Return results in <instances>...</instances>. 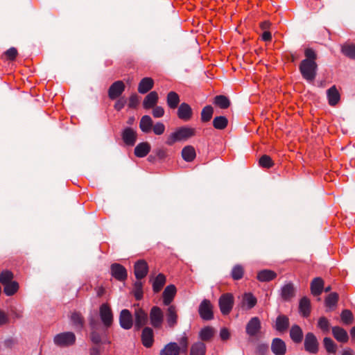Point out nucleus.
Returning a JSON list of instances; mask_svg holds the SVG:
<instances>
[{"instance_id":"nucleus-41","label":"nucleus","mask_w":355,"mask_h":355,"mask_svg":"<svg viewBox=\"0 0 355 355\" xmlns=\"http://www.w3.org/2000/svg\"><path fill=\"white\" fill-rule=\"evenodd\" d=\"M153 125V120L148 115H144L141 117L139 122V128L142 132H149L152 129Z\"/></svg>"},{"instance_id":"nucleus-20","label":"nucleus","mask_w":355,"mask_h":355,"mask_svg":"<svg viewBox=\"0 0 355 355\" xmlns=\"http://www.w3.org/2000/svg\"><path fill=\"white\" fill-rule=\"evenodd\" d=\"M176 291V288L173 284H170L165 288L162 293L164 305L168 306L171 305V303L173 301Z\"/></svg>"},{"instance_id":"nucleus-30","label":"nucleus","mask_w":355,"mask_h":355,"mask_svg":"<svg viewBox=\"0 0 355 355\" xmlns=\"http://www.w3.org/2000/svg\"><path fill=\"white\" fill-rule=\"evenodd\" d=\"M154 86V80L152 78L146 77L141 80L138 85V92L140 94L148 92Z\"/></svg>"},{"instance_id":"nucleus-61","label":"nucleus","mask_w":355,"mask_h":355,"mask_svg":"<svg viewBox=\"0 0 355 355\" xmlns=\"http://www.w3.org/2000/svg\"><path fill=\"white\" fill-rule=\"evenodd\" d=\"M153 115L155 118H160L162 117L164 114V110L161 106H155L153 107Z\"/></svg>"},{"instance_id":"nucleus-49","label":"nucleus","mask_w":355,"mask_h":355,"mask_svg":"<svg viewBox=\"0 0 355 355\" xmlns=\"http://www.w3.org/2000/svg\"><path fill=\"white\" fill-rule=\"evenodd\" d=\"M323 345L327 353L336 354L337 346L331 338L325 337L323 339Z\"/></svg>"},{"instance_id":"nucleus-27","label":"nucleus","mask_w":355,"mask_h":355,"mask_svg":"<svg viewBox=\"0 0 355 355\" xmlns=\"http://www.w3.org/2000/svg\"><path fill=\"white\" fill-rule=\"evenodd\" d=\"M71 322L73 326L78 330L80 331L83 329L85 325V318L78 311H74L71 313L70 317Z\"/></svg>"},{"instance_id":"nucleus-38","label":"nucleus","mask_w":355,"mask_h":355,"mask_svg":"<svg viewBox=\"0 0 355 355\" xmlns=\"http://www.w3.org/2000/svg\"><path fill=\"white\" fill-rule=\"evenodd\" d=\"M282 297L284 301H289L295 296V288L292 283L284 285L282 288Z\"/></svg>"},{"instance_id":"nucleus-31","label":"nucleus","mask_w":355,"mask_h":355,"mask_svg":"<svg viewBox=\"0 0 355 355\" xmlns=\"http://www.w3.org/2000/svg\"><path fill=\"white\" fill-rule=\"evenodd\" d=\"M299 312L304 317L307 318L311 313V302L306 297H303L300 300L299 303Z\"/></svg>"},{"instance_id":"nucleus-63","label":"nucleus","mask_w":355,"mask_h":355,"mask_svg":"<svg viewBox=\"0 0 355 355\" xmlns=\"http://www.w3.org/2000/svg\"><path fill=\"white\" fill-rule=\"evenodd\" d=\"M220 337L222 340L225 341L230 339V333L228 329L223 327L220 331Z\"/></svg>"},{"instance_id":"nucleus-24","label":"nucleus","mask_w":355,"mask_h":355,"mask_svg":"<svg viewBox=\"0 0 355 355\" xmlns=\"http://www.w3.org/2000/svg\"><path fill=\"white\" fill-rule=\"evenodd\" d=\"M158 94L155 91L150 92L148 94L143 101V107L146 110L154 107L158 102Z\"/></svg>"},{"instance_id":"nucleus-3","label":"nucleus","mask_w":355,"mask_h":355,"mask_svg":"<svg viewBox=\"0 0 355 355\" xmlns=\"http://www.w3.org/2000/svg\"><path fill=\"white\" fill-rule=\"evenodd\" d=\"M164 312L160 307L157 306H153L151 307L148 319L152 327L155 329H162L164 323Z\"/></svg>"},{"instance_id":"nucleus-13","label":"nucleus","mask_w":355,"mask_h":355,"mask_svg":"<svg viewBox=\"0 0 355 355\" xmlns=\"http://www.w3.org/2000/svg\"><path fill=\"white\" fill-rule=\"evenodd\" d=\"M177 109V116L179 119L187 122L192 119L193 115V110L188 103H182Z\"/></svg>"},{"instance_id":"nucleus-50","label":"nucleus","mask_w":355,"mask_h":355,"mask_svg":"<svg viewBox=\"0 0 355 355\" xmlns=\"http://www.w3.org/2000/svg\"><path fill=\"white\" fill-rule=\"evenodd\" d=\"M14 274L12 271L4 270L0 273V283L3 286L13 281Z\"/></svg>"},{"instance_id":"nucleus-39","label":"nucleus","mask_w":355,"mask_h":355,"mask_svg":"<svg viewBox=\"0 0 355 355\" xmlns=\"http://www.w3.org/2000/svg\"><path fill=\"white\" fill-rule=\"evenodd\" d=\"M166 282V276L159 273L153 282V291L155 293H157L163 288Z\"/></svg>"},{"instance_id":"nucleus-40","label":"nucleus","mask_w":355,"mask_h":355,"mask_svg":"<svg viewBox=\"0 0 355 355\" xmlns=\"http://www.w3.org/2000/svg\"><path fill=\"white\" fill-rule=\"evenodd\" d=\"M215 330L212 327L207 326L202 328L199 332V337L201 339V342L210 341L214 337Z\"/></svg>"},{"instance_id":"nucleus-22","label":"nucleus","mask_w":355,"mask_h":355,"mask_svg":"<svg viewBox=\"0 0 355 355\" xmlns=\"http://www.w3.org/2000/svg\"><path fill=\"white\" fill-rule=\"evenodd\" d=\"M324 282L321 277H315L311 282V293L314 296H319L324 289Z\"/></svg>"},{"instance_id":"nucleus-33","label":"nucleus","mask_w":355,"mask_h":355,"mask_svg":"<svg viewBox=\"0 0 355 355\" xmlns=\"http://www.w3.org/2000/svg\"><path fill=\"white\" fill-rule=\"evenodd\" d=\"M277 277V273L271 270H262L257 273V278L259 282H267Z\"/></svg>"},{"instance_id":"nucleus-36","label":"nucleus","mask_w":355,"mask_h":355,"mask_svg":"<svg viewBox=\"0 0 355 355\" xmlns=\"http://www.w3.org/2000/svg\"><path fill=\"white\" fill-rule=\"evenodd\" d=\"M207 352L206 345L201 341L193 343L190 348V355H205Z\"/></svg>"},{"instance_id":"nucleus-10","label":"nucleus","mask_w":355,"mask_h":355,"mask_svg":"<svg viewBox=\"0 0 355 355\" xmlns=\"http://www.w3.org/2000/svg\"><path fill=\"white\" fill-rule=\"evenodd\" d=\"M166 325L170 329H173L178 323V309L175 305H170L166 310Z\"/></svg>"},{"instance_id":"nucleus-15","label":"nucleus","mask_w":355,"mask_h":355,"mask_svg":"<svg viewBox=\"0 0 355 355\" xmlns=\"http://www.w3.org/2000/svg\"><path fill=\"white\" fill-rule=\"evenodd\" d=\"M148 272V265L144 259L135 262L134 265V273L137 280L144 279Z\"/></svg>"},{"instance_id":"nucleus-46","label":"nucleus","mask_w":355,"mask_h":355,"mask_svg":"<svg viewBox=\"0 0 355 355\" xmlns=\"http://www.w3.org/2000/svg\"><path fill=\"white\" fill-rule=\"evenodd\" d=\"M339 300V295L337 293L333 292L329 294L324 300L325 306L328 308L336 307Z\"/></svg>"},{"instance_id":"nucleus-34","label":"nucleus","mask_w":355,"mask_h":355,"mask_svg":"<svg viewBox=\"0 0 355 355\" xmlns=\"http://www.w3.org/2000/svg\"><path fill=\"white\" fill-rule=\"evenodd\" d=\"M150 145L148 142H141L135 148V155L137 157H144L150 151Z\"/></svg>"},{"instance_id":"nucleus-44","label":"nucleus","mask_w":355,"mask_h":355,"mask_svg":"<svg viewBox=\"0 0 355 355\" xmlns=\"http://www.w3.org/2000/svg\"><path fill=\"white\" fill-rule=\"evenodd\" d=\"M19 284L16 281H12L3 285V292L7 296L15 295L19 290Z\"/></svg>"},{"instance_id":"nucleus-57","label":"nucleus","mask_w":355,"mask_h":355,"mask_svg":"<svg viewBox=\"0 0 355 355\" xmlns=\"http://www.w3.org/2000/svg\"><path fill=\"white\" fill-rule=\"evenodd\" d=\"M89 325L90 331L94 329H102L103 328L98 320L93 316L89 318Z\"/></svg>"},{"instance_id":"nucleus-51","label":"nucleus","mask_w":355,"mask_h":355,"mask_svg":"<svg viewBox=\"0 0 355 355\" xmlns=\"http://www.w3.org/2000/svg\"><path fill=\"white\" fill-rule=\"evenodd\" d=\"M259 164L261 167L268 169L272 168L275 163L269 155H263L259 158Z\"/></svg>"},{"instance_id":"nucleus-1","label":"nucleus","mask_w":355,"mask_h":355,"mask_svg":"<svg viewBox=\"0 0 355 355\" xmlns=\"http://www.w3.org/2000/svg\"><path fill=\"white\" fill-rule=\"evenodd\" d=\"M304 57L299 65V71L304 80L309 83H312L316 78L318 74V65L316 62L318 54L312 48H306L304 49Z\"/></svg>"},{"instance_id":"nucleus-45","label":"nucleus","mask_w":355,"mask_h":355,"mask_svg":"<svg viewBox=\"0 0 355 355\" xmlns=\"http://www.w3.org/2000/svg\"><path fill=\"white\" fill-rule=\"evenodd\" d=\"M228 125V120L224 116H216L213 120V126L217 130H224Z\"/></svg>"},{"instance_id":"nucleus-25","label":"nucleus","mask_w":355,"mask_h":355,"mask_svg":"<svg viewBox=\"0 0 355 355\" xmlns=\"http://www.w3.org/2000/svg\"><path fill=\"white\" fill-rule=\"evenodd\" d=\"M303 331L297 324H293L290 329V338L294 343L299 344L303 340Z\"/></svg>"},{"instance_id":"nucleus-60","label":"nucleus","mask_w":355,"mask_h":355,"mask_svg":"<svg viewBox=\"0 0 355 355\" xmlns=\"http://www.w3.org/2000/svg\"><path fill=\"white\" fill-rule=\"evenodd\" d=\"M155 155L160 160H163L168 156V150L166 148L162 147L155 150Z\"/></svg>"},{"instance_id":"nucleus-29","label":"nucleus","mask_w":355,"mask_h":355,"mask_svg":"<svg viewBox=\"0 0 355 355\" xmlns=\"http://www.w3.org/2000/svg\"><path fill=\"white\" fill-rule=\"evenodd\" d=\"M180 102V96L177 92L171 91L167 94L166 104L170 109H177L179 107Z\"/></svg>"},{"instance_id":"nucleus-42","label":"nucleus","mask_w":355,"mask_h":355,"mask_svg":"<svg viewBox=\"0 0 355 355\" xmlns=\"http://www.w3.org/2000/svg\"><path fill=\"white\" fill-rule=\"evenodd\" d=\"M214 103L220 109H227L230 105L229 98L224 95H218L214 97Z\"/></svg>"},{"instance_id":"nucleus-54","label":"nucleus","mask_w":355,"mask_h":355,"mask_svg":"<svg viewBox=\"0 0 355 355\" xmlns=\"http://www.w3.org/2000/svg\"><path fill=\"white\" fill-rule=\"evenodd\" d=\"M178 348L180 349V354L187 353L189 347V338L185 333L183 334L182 336L178 340Z\"/></svg>"},{"instance_id":"nucleus-11","label":"nucleus","mask_w":355,"mask_h":355,"mask_svg":"<svg viewBox=\"0 0 355 355\" xmlns=\"http://www.w3.org/2000/svg\"><path fill=\"white\" fill-rule=\"evenodd\" d=\"M110 273L112 277L119 282H124L128 278L126 268L120 263H112L110 266Z\"/></svg>"},{"instance_id":"nucleus-14","label":"nucleus","mask_w":355,"mask_h":355,"mask_svg":"<svg viewBox=\"0 0 355 355\" xmlns=\"http://www.w3.org/2000/svg\"><path fill=\"white\" fill-rule=\"evenodd\" d=\"M142 345L146 348H150L154 343V331L152 327H144L141 334Z\"/></svg>"},{"instance_id":"nucleus-19","label":"nucleus","mask_w":355,"mask_h":355,"mask_svg":"<svg viewBox=\"0 0 355 355\" xmlns=\"http://www.w3.org/2000/svg\"><path fill=\"white\" fill-rule=\"evenodd\" d=\"M270 347L272 352L275 355H285L286 353V343L281 338H273Z\"/></svg>"},{"instance_id":"nucleus-28","label":"nucleus","mask_w":355,"mask_h":355,"mask_svg":"<svg viewBox=\"0 0 355 355\" xmlns=\"http://www.w3.org/2000/svg\"><path fill=\"white\" fill-rule=\"evenodd\" d=\"M182 159L187 162H193L196 157V152L193 146H184L181 152Z\"/></svg>"},{"instance_id":"nucleus-4","label":"nucleus","mask_w":355,"mask_h":355,"mask_svg":"<svg viewBox=\"0 0 355 355\" xmlns=\"http://www.w3.org/2000/svg\"><path fill=\"white\" fill-rule=\"evenodd\" d=\"M134 307L135 329L139 331L148 324V315L144 309L139 306V304H135Z\"/></svg>"},{"instance_id":"nucleus-23","label":"nucleus","mask_w":355,"mask_h":355,"mask_svg":"<svg viewBox=\"0 0 355 355\" xmlns=\"http://www.w3.org/2000/svg\"><path fill=\"white\" fill-rule=\"evenodd\" d=\"M327 96L331 106L336 105L340 100V94L335 85L327 89Z\"/></svg>"},{"instance_id":"nucleus-43","label":"nucleus","mask_w":355,"mask_h":355,"mask_svg":"<svg viewBox=\"0 0 355 355\" xmlns=\"http://www.w3.org/2000/svg\"><path fill=\"white\" fill-rule=\"evenodd\" d=\"M245 273L244 267L241 264H236L232 269L231 277L236 281L241 279Z\"/></svg>"},{"instance_id":"nucleus-56","label":"nucleus","mask_w":355,"mask_h":355,"mask_svg":"<svg viewBox=\"0 0 355 355\" xmlns=\"http://www.w3.org/2000/svg\"><path fill=\"white\" fill-rule=\"evenodd\" d=\"M17 55H18V51H17V49L15 47H11V48L8 49L3 53V55L6 57V59L8 61L15 60Z\"/></svg>"},{"instance_id":"nucleus-18","label":"nucleus","mask_w":355,"mask_h":355,"mask_svg":"<svg viewBox=\"0 0 355 355\" xmlns=\"http://www.w3.org/2000/svg\"><path fill=\"white\" fill-rule=\"evenodd\" d=\"M121 327L126 330L130 329L133 326L132 315L128 309H123L119 315Z\"/></svg>"},{"instance_id":"nucleus-32","label":"nucleus","mask_w":355,"mask_h":355,"mask_svg":"<svg viewBox=\"0 0 355 355\" xmlns=\"http://www.w3.org/2000/svg\"><path fill=\"white\" fill-rule=\"evenodd\" d=\"M159 355H180L178 344L175 342L166 344L160 351Z\"/></svg>"},{"instance_id":"nucleus-55","label":"nucleus","mask_w":355,"mask_h":355,"mask_svg":"<svg viewBox=\"0 0 355 355\" xmlns=\"http://www.w3.org/2000/svg\"><path fill=\"white\" fill-rule=\"evenodd\" d=\"M341 320L345 324H350L353 322L354 316L351 311L345 309L340 314Z\"/></svg>"},{"instance_id":"nucleus-17","label":"nucleus","mask_w":355,"mask_h":355,"mask_svg":"<svg viewBox=\"0 0 355 355\" xmlns=\"http://www.w3.org/2000/svg\"><path fill=\"white\" fill-rule=\"evenodd\" d=\"M121 138L125 145L133 146L137 141V134L132 128H125L121 132Z\"/></svg>"},{"instance_id":"nucleus-2","label":"nucleus","mask_w":355,"mask_h":355,"mask_svg":"<svg viewBox=\"0 0 355 355\" xmlns=\"http://www.w3.org/2000/svg\"><path fill=\"white\" fill-rule=\"evenodd\" d=\"M196 134V130L194 128L184 125L175 129L174 132L170 134L165 141L168 146H173L175 143L181 141H187L194 137Z\"/></svg>"},{"instance_id":"nucleus-9","label":"nucleus","mask_w":355,"mask_h":355,"mask_svg":"<svg viewBox=\"0 0 355 355\" xmlns=\"http://www.w3.org/2000/svg\"><path fill=\"white\" fill-rule=\"evenodd\" d=\"M304 346L305 351L310 354H315L318 352L319 342L313 333L308 332L305 335Z\"/></svg>"},{"instance_id":"nucleus-12","label":"nucleus","mask_w":355,"mask_h":355,"mask_svg":"<svg viewBox=\"0 0 355 355\" xmlns=\"http://www.w3.org/2000/svg\"><path fill=\"white\" fill-rule=\"evenodd\" d=\"M125 85L122 80L113 83L108 89V97L111 100L117 99L125 91Z\"/></svg>"},{"instance_id":"nucleus-64","label":"nucleus","mask_w":355,"mask_h":355,"mask_svg":"<svg viewBox=\"0 0 355 355\" xmlns=\"http://www.w3.org/2000/svg\"><path fill=\"white\" fill-rule=\"evenodd\" d=\"M9 322L8 315L2 310L0 309V326L6 324Z\"/></svg>"},{"instance_id":"nucleus-59","label":"nucleus","mask_w":355,"mask_h":355,"mask_svg":"<svg viewBox=\"0 0 355 355\" xmlns=\"http://www.w3.org/2000/svg\"><path fill=\"white\" fill-rule=\"evenodd\" d=\"M139 99L138 95L136 94H132L129 98L128 104V107L132 109L136 108L139 104Z\"/></svg>"},{"instance_id":"nucleus-7","label":"nucleus","mask_w":355,"mask_h":355,"mask_svg":"<svg viewBox=\"0 0 355 355\" xmlns=\"http://www.w3.org/2000/svg\"><path fill=\"white\" fill-rule=\"evenodd\" d=\"M76 336L73 332L67 331L57 334L53 339L54 343L59 347H68L76 343Z\"/></svg>"},{"instance_id":"nucleus-21","label":"nucleus","mask_w":355,"mask_h":355,"mask_svg":"<svg viewBox=\"0 0 355 355\" xmlns=\"http://www.w3.org/2000/svg\"><path fill=\"white\" fill-rule=\"evenodd\" d=\"M290 322L287 315H279L275 320L274 328L279 332L284 333L287 331L289 327Z\"/></svg>"},{"instance_id":"nucleus-26","label":"nucleus","mask_w":355,"mask_h":355,"mask_svg":"<svg viewBox=\"0 0 355 355\" xmlns=\"http://www.w3.org/2000/svg\"><path fill=\"white\" fill-rule=\"evenodd\" d=\"M332 334L334 338L340 343H345L348 341L347 332L342 327L338 326L332 327Z\"/></svg>"},{"instance_id":"nucleus-58","label":"nucleus","mask_w":355,"mask_h":355,"mask_svg":"<svg viewBox=\"0 0 355 355\" xmlns=\"http://www.w3.org/2000/svg\"><path fill=\"white\" fill-rule=\"evenodd\" d=\"M152 128L153 132L157 135H161L165 131V125L161 122H157L154 125H153Z\"/></svg>"},{"instance_id":"nucleus-5","label":"nucleus","mask_w":355,"mask_h":355,"mask_svg":"<svg viewBox=\"0 0 355 355\" xmlns=\"http://www.w3.org/2000/svg\"><path fill=\"white\" fill-rule=\"evenodd\" d=\"M101 320L105 329L112 327L114 322L113 312L108 303H103L99 307Z\"/></svg>"},{"instance_id":"nucleus-48","label":"nucleus","mask_w":355,"mask_h":355,"mask_svg":"<svg viewBox=\"0 0 355 355\" xmlns=\"http://www.w3.org/2000/svg\"><path fill=\"white\" fill-rule=\"evenodd\" d=\"M341 52L346 57L355 60V44H344L341 47Z\"/></svg>"},{"instance_id":"nucleus-35","label":"nucleus","mask_w":355,"mask_h":355,"mask_svg":"<svg viewBox=\"0 0 355 355\" xmlns=\"http://www.w3.org/2000/svg\"><path fill=\"white\" fill-rule=\"evenodd\" d=\"M107 329L103 327L102 329H94L90 331V340L96 345L100 344L103 341V335L106 336Z\"/></svg>"},{"instance_id":"nucleus-8","label":"nucleus","mask_w":355,"mask_h":355,"mask_svg":"<svg viewBox=\"0 0 355 355\" xmlns=\"http://www.w3.org/2000/svg\"><path fill=\"white\" fill-rule=\"evenodd\" d=\"M214 306L210 300L204 299L199 305L198 313L203 320H211L214 318Z\"/></svg>"},{"instance_id":"nucleus-53","label":"nucleus","mask_w":355,"mask_h":355,"mask_svg":"<svg viewBox=\"0 0 355 355\" xmlns=\"http://www.w3.org/2000/svg\"><path fill=\"white\" fill-rule=\"evenodd\" d=\"M318 327L320 329L323 333H329L330 329V324L329 320L324 316L320 317L318 321Z\"/></svg>"},{"instance_id":"nucleus-6","label":"nucleus","mask_w":355,"mask_h":355,"mask_svg":"<svg viewBox=\"0 0 355 355\" xmlns=\"http://www.w3.org/2000/svg\"><path fill=\"white\" fill-rule=\"evenodd\" d=\"M234 304V298L232 293H226L220 295L218 300V305L223 315H228Z\"/></svg>"},{"instance_id":"nucleus-37","label":"nucleus","mask_w":355,"mask_h":355,"mask_svg":"<svg viewBox=\"0 0 355 355\" xmlns=\"http://www.w3.org/2000/svg\"><path fill=\"white\" fill-rule=\"evenodd\" d=\"M257 302V298L251 293H246L243 296L242 306L246 309H252Z\"/></svg>"},{"instance_id":"nucleus-16","label":"nucleus","mask_w":355,"mask_h":355,"mask_svg":"<svg viewBox=\"0 0 355 355\" xmlns=\"http://www.w3.org/2000/svg\"><path fill=\"white\" fill-rule=\"evenodd\" d=\"M261 329V321L258 317L252 318L246 324V334L250 337L256 336Z\"/></svg>"},{"instance_id":"nucleus-52","label":"nucleus","mask_w":355,"mask_h":355,"mask_svg":"<svg viewBox=\"0 0 355 355\" xmlns=\"http://www.w3.org/2000/svg\"><path fill=\"white\" fill-rule=\"evenodd\" d=\"M133 295L137 300H141L143 298V284L139 280L134 284Z\"/></svg>"},{"instance_id":"nucleus-47","label":"nucleus","mask_w":355,"mask_h":355,"mask_svg":"<svg viewBox=\"0 0 355 355\" xmlns=\"http://www.w3.org/2000/svg\"><path fill=\"white\" fill-rule=\"evenodd\" d=\"M214 109L211 105L204 107L201 111L200 119L202 123L209 121L213 116Z\"/></svg>"},{"instance_id":"nucleus-62","label":"nucleus","mask_w":355,"mask_h":355,"mask_svg":"<svg viewBox=\"0 0 355 355\" xmlns=\"http://www.w3.org/2000/svg\"><path fill=\"white\" fill-rule=\"evenodd\" d=\"M126 104V100L124 97L119 98L114 105V107L117 111H121L125 105Z\"/></svg>"}]
</instances>
